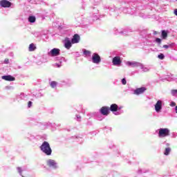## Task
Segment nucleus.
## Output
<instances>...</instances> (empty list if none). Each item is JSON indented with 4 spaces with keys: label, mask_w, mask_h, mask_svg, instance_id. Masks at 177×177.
<instances>
[{
    "label": "nucleus",
    "mask_w": 177,
    "mask_h": 177,
    "mask_svg": "<svg viewBox=\"0 0 177 177\" xmlns=\"http://www.w3.org/2000/svg\"><path fill=\"white\" fill-rule=\"evenodd\" d=\"M64 46L66 49H70L71 48V41L68 39L65 40Z\"/></svg>",
    "instance_id": "obj_15"
},
{
    "label": "nucleus",
    "mask_w": 177,
    "mask_h": 177,
    "mask_svg": "<svg viewBox=\"0 0 177 177\" xmlns=\"http://www.w3.org/2000/svg\"><path fill=\"white\" fill-rule=\"evenodd\" d=\"M109 110H111V111H118V105H117V104H112L110 106Z\"/></svg>",
    "instance_id": "obj_14"
},
{
    "label": "nucleus",
    "mask_w": 177,
    "mask_h": 177,
    "mask_svg": "<svg viewBox=\"0 0 177 177\" xmlns=\"http://www.w3.org/2000/svg\"><path fill=\"white\" fill-rule=\"evenodd\" d=\"M113 64L114 66H118V65L121 64V57H113Z\"/></svg>",
    "instance_id": "obj_10"
},
{
    "label": "nucleus",
    "mask_w": 177,
    "mask_h": 177,
    "mask_svg": "<svg viewBox=\"0 0 177 177\" xmlns=\"http://www.w3.org/2000/svg\"><path fill=\"white\" fill-rule=\"evenodd\" d=\"M156 42H158V44H161V39L156 38Z\"/></svg>",
    "instance_id": "obj_26"
},
{
    "label": "nucleus",
    "mask_w": 177,
    "mask_h": 177,
    "mask_svg": "<svg viewBox=\"0 0 177 177\" xmlns=\"http://www.w3.org/2000/svg\"><path fill=\"white\" fill-rule=\"evenodd\" d=\"M171 94L172 95V96H177V89L171 90Z\"/></svg>",
    "instance_id": "obj_21"
},
{
    "label": "nucleus",
    "mask_w": 177,
    "mask_h": 177,
    "mask_svg": "<svg viewBox=\"0 0 177 177\" xmlns=\"http://www.w3.org/2000/svg\"><path fill=\"white\" fill-rule=\"evenodd\" d=\"M158 136L159 138H166V136H169V129L167 128L160 129Z\"/></svg>",
    "instance_id": "obj_2"
},
{
    "label": "nucleus",
    "mask_w": 177,
    "mask_h": 177,
    "mask_svg": "<svg viewBox=\"0 0 177 177\" xmlns=\"http://www.w3.org/2000/svg\"><path fill=\"white\" fill-rule=\"evenodd\" d=\"M0 6H1V8H10L12 3L8 0H1L0 1Z\"/></svg>",
    "instance_id": "obj_4"
},
{
    "label": "nucleus",
    "mask_w": 177,
    "mask_h": 177,
    "mask_svg": "<svg viewBox=\"0 0 177 177\" xmlns=\"http://www.w3.org/2000/svg\"><path fill=\"white\" fill-rule=\"evenodd\" d=\"M169 153H171V148L169 147L166 148L164 152L165 156H169Z\"/></svg>",
    "instance_id": "obj_19"
},
{
    "label": "nucleus",
    "mask_w": 177,
    "mask_h": 177,
    "mask_svg": "<svg viewBox=\"0 0 177 177\" xmlns=\"http://www.w3.org/2000/svg\"><path fill=\"white\" fill-rule=\"evenodd\" d=\"M122 83L123 85H127V80H125V78H123L122 80Z\"/></svg>",
    "instance_id": "obj_24"
},
{
    "label": "nucleus",
    "mask_w": 177,
    "mask_h": 177,
    "mask_svg": "<svg viewBox=\"0 0 177 177\" xmlns=\"http://www.w3.org/2000/svg\"><path fill=\"white\" fill-rule=\"evenodd\" d=\"M158 57L161 60L164 59V54H160Z\"/></svg>",
    "instance_id": "obj_23"
},
{
    "label": "nucleus",
    "mask_w": 177,
    "mask_h": 177,
    "mask_svg": "<svg viewBox=\"0 0 177 177\" xmlns=\"http://www.w3.org/2000/svg\"><path fill=\"white\" fill-rule=\"evenodd\" d=\"M32 104V102L31 101H29V102H28V107H31Z\"/></svg>",
    "instance_id": "obj_27"
},
{
    "label": "nucleus",
    "mask_w": 177,
    "mask_h": 177,
    "mask_svg": "<svg viewBox=\"0 0 177 177\" xmlns=\"http://www.w3.org/2000/svg\"><path fill=\"white\" fill-rule=\"evenodd\" d=\"M50 85L51 88H56V86L57 85V82L53 81L50 82Z\"/></svg>",
    "instance_id": "obj_20"
},
{
    "label": "nucleus",
    "mask_w": 177,
    "mask_h": 177,
    "mask_svg": "<svg viewBox=\"0 0 177 177\" xmlns=\"http://www.w3.org/2000/svg\"><path fill=\"white\" fill-rule=\"evenodd\" d=\"M40 149L46 156H50L52 154V148H50L48 142L44 141L41 145Z\"/></svg>",
    "instance_id": "obj_1"
},
{
    "label": "nucleus",
    "mask_w": 177,
    "mask_h": 177,
    "mask_svg": "<svg viewBox=\"0 0 177 177\" xmlns=\"http://www.w3.org/2000/svg\"><path fill=\"white\" fill-rule=\"evenodd\" d=\"M36 20H37V18H35V17L34 16H30L28 17V21L30 23H35Z\"/></svg>",
    "instance_id": "obj_17"
},
{
    "label": "nucleus",
    "mask_w": 177,
    "mask_h": 177,
    "mask_svg": "<svg viewBox=\"0 0 177 177\" xmlns=\"http://www.w3.org/2000/svg\"><path fill=\"white\" fill-rule=\"evenodd\" d=\"M127 65L130 66L131 67H138L140 65V63L138 62H127Z\"/></svg>",
    "instance_id": "obj_13"
},
{
    "label": "nucleus",
    "mask_w": 177,
    "mask_h": 177,
    "mask_svg": "<svg viewBox=\"0 0 177 177\" xmlns=\"http://www.w3.org/2000/svg\"><path fill=\"white\" fill-rule=\"evenodd\" d=\"M145 91H147L146 87L136 88L134 91V95H142V93H144Z\"/></svg>",
    "instance_id": "obj_7"
},
{
    "label": "nucleus",
    "mask_w": 177,
    "mask_h": 177,
    "mask_svg": "<svg viewBox=\"0 0 177 177\" xmlns=\"http://www.w3.org/2000/svg\"><path fill=\"white\" fill-rule=\"evenodd\" d=\"M2 80H4L5 81H15L16 78L13 77L12 75H3L2 76Z\"/></svg>",
    "instance_id": "obj_12"
},
{
    "label": "nucleus",
    "mask_w": 177,
    "mask_h": 177,
    "mask_svg": "<svg viewBox=\"0 0 177 177\" xmlns=\"http://www.w3.org/2000/svg\"><path fill=\"white\" fill-rule=\"evenodd\" d=\"M100 113L102 115H109V114H110V108L108 106H102L100 109Z\"/></svg>",
    "instance_id": "obj_5"
},
{
    "label": "nucleus",
    "mask_w": 177,
    "mask_h": 177,
    "mask_svg": "<svg viewBox=\"0 0 177 177\" xmlns=\"http://www.w3.org/2000/svg\"><path fill=\"white\" fill-rule=\"evenodd\" d=\"M80 35L78 34H75L73 35V37L71 40L72 44H78V42H80Z\"/></svg>",
    "instance_id": "obj_11"
},
{
    "label": "nucleus",
    "mask_w": 177,
    "mask_h": 177,
    "mask_svg": "<svg viewBox=\"0 0 177 177\" xmlns=\"http://www.w3.org/2000/svg\"><path fill=\"white\" fill-rule=\"evenodd\" d=\"M19 169V172H21V170L20 169V168H18Z\"/></svg>",
    "instance_id": "obj_30"
},
{
    "label": "nucleus",
    "mask_w": 177,
    "mask_h": 177,
    "mask_svg": "<svg viewBox=\"0 0 177 177\" xmlns=\"http://www.w3.org/2000/svg\"><path fill=\"white\" fill-rule=\"evenodd\" d=\"M29 52H34V50H35V49H37V46H35V45L34 44H30L29 45Z\"/></svg>",
    "instance_id": "obj_16"
},
{
    "label": "nucleus",
    "mask_w": 177,
    "mask_h": 177,
    "mask_svg": "<svg viewBox=\"0 0 177 177\" xmlns=\"http://www.w3.org/2000/svg\"><path fill=\"white\" fill-rule=\"evenodd\" d=\"M163 48H165V49H168V48H169V46L165 44V45H163Z\"/></svg>",
    "instance_id": "obj_28"
},
{
    "label": "nucleus",
    "mask_w": 177,
    "mask_h": 177,
    "mask_svg": "<svg viewBox=\"0 0 177 177\" xmlns=\"http://www.w3.org/2000/svg\"><path fill=\"white\" fill-rule=\"evenodd\" d=\"M170 106H171V107H175V106H176V103L172 102L170 104Z\"/></svg>",
    "instance_id": "obj_25"
},
{
    "label": "nucleus",
    "mask_w": 177,
    "mask_h": 177,
    "mask_svg": "<svg viewBox=\"0 0 177 177\" xmlns=\"http://www.w3.org/2000/svg\"><path fill=\"white\" fill-rule=\"evenodd\" d=\"M162 107V102L161 100H158L155 104V109L157 113L161 110Z\"/></svg>",
    "instance_id": "obj_8"
},
{
    "label": "nucleus",
    "mask_w": 177,
    "mask_h": 177,
    "mask_svg": "<svg viewBox=\"0 0 177 177\" xmlns=\"http://www.w3.org/2000/svg\"><path fill=\"white\" fill-rule=\"evenodd\" d=\"M167 37H168V33L165 30H162V38L163 39H167Z\"/></svg>",
    "instance_id": "obj_18"
},
{
    "label": "nucleus",
    "mask_w": 177,
    "mask_h": 177,
    "mask_svg": "<svg viewBox=\"0 0 177 177\" xmlns=\"http://www.w3.org/2000/svg\"><path fill=\"white\" fill-rule=\"evenodd\" d=\"M84 55H85L86 56H88V55H91V51L85 50L84 51Z\"/></svg>",
    "instance_id": "obj_22"
},
{
    "label": "nucleus",
    "mask_w": 177,
    "mask_h": 177,
    "mask_svg": "<svg viewBox=\"0 0 177 177\" xmlns=\"http://www.w3.org/2000/svg\"><path fill=\"white\" fill-rule=\"evenodd\" d=\"M49 54L53 57L59 56V55H60V49L53 48L50 51Z\"/></svg>",
    "instance_id": "obj_6"
},
{
    "label": "nucleus",
    "mask_w": 177,
    "mask_h": 177,
    "mask_svg": "<svg viewBox=\"0 0 177 177\" xmlns=\"http://www.w3.org/2000/svg\"><path fill=\"white\" fill-rule=\"evenodd\" d=\"M174 15H175L176 16H177V8H176V9L174 10Z\"/></svg>",
    "instance_id": "obj_29"
},
{
    "label": "nucleus",
    "mask_w": 177,
    "mask_h": 177,
    "mask_svg": "<svg viewBox=\"0 0 177 177\" xmlns=\"http://www.w3.org/2000/svg\"><path fill=\"white\" fill-rule=\"evenodd\" d=\"M93 63L99 64L101 62L100 56L97 53H93L92 57Z\"/></svg>",
    "instance_id": "obj_3"
},
{
    "label": "nucleus",
    "mask_w": 177,
    "mask_h": 177,
    "mask_svg": "<svg viewBox=\"0 0 177 177\" xmlns=\"http://www.w3.org/2000/svg\"><path fill=\"white\" fill-rule=\"evenodd\" d=\"M47 165L48 167H52L53 168H57L56 162L52 159L47 160Z\"/></svg>",
    "instance_id": "obj_9"
}]
</instances>
